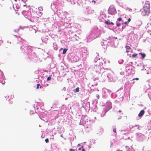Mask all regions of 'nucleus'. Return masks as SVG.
Instances as JSON below:
<instances>
[{"label":"nucleus","instance_id":"obj_1","mask_svg":"<svg viewBox=\"0 0 151 151\" xmlns=\"http://www.w3.org/2000/svg\"><path fill=\"white\" fill-rule=\"evenodd\" d=\"M150 7L148 4H146L143 6V10L142 11L141 14L143 16L148 15L149 14Z\"/></svg>","mask_w":151,"mask_h":151},{"label":"nucleus","instance_id":"obj_2","mask_svg":"<svg viewBox=\"0 0 151 151\" xmlns=\"http://www.w3.org/2000/svg\"><path fill=\"white\" fill-rule=\"evenodd\" d=\"M116 10L115 7L112 6H110L108 10V13L110 14L113 15L116 13Z\"/></svg>","mask_w":151,"mask_h":151},{"label":"nucleus","instance_id":"obj_3","mask_svg":"<svg viewBox=\"0 0 151 151\" xmlns=\"http://www.w3.org/2000/svg\"><path fill=\"white\" fill-rule=\"evenodd\" d=\"M145 111L142 110L138 114V116L139 117H141L144 115L145 113Z\"/></svg>","mask_w":151,"mask_h":151},{"label":"nucleus","instance_id":"obj_4","mask_svg":"<svg viewBox=\"0 0 151 151\" xmlns=\"http://www.w3.org/2000/svg\"><path fill=\"white\" fill-rule=\"evenodd\" d=\"M139 55H141L142 57V58H144L146 56V55L145 53H139Z\"/></svg>","mask_w":151,"mask_h":151},{"label":"nucleus","instance_id":"obj_5","mask_svg":"<svg viewBox=\"0 0 151 151\" xmlns=\"http://www.w3.org/2000/svg\"><path fill=\"white\" fill-rule=\"evenodd\" d=\"M74 91L75 92H78L79 91V87L76 88L74 90Z\"/></svg>","mask_w":151,"mask_h":151},{"label":"nucleus","instance_id":"obj_6","mask_svg":"<svg viewBox=\"0 0 151 151\" xmlns=\"http://www.w3.org/2000/svg\"><path fill=\"white\" fill-rule=\"evenodd\" d=\"M67 50H68V49H67L64 48L63 50V54H65L66 53Z\"/></svg>","mask_w":151,"mask_h":151},{"label":"nucleus","instance_id":"obj_7","mask_svg":"<svg viewBox=\"0 0 151 151\" xmlns=\"http://www.w3.org/2000/svg\"><path fill=\"white\" fill-rule=\"evenodd\" d=\"M41 86L39 84H38L37 85L36 89H38L39 88H41Z\"/></svg>","mask_w":151,"mask_h":151},{"label":"nucleus","instance_id":"obj_8","mask_svg":"<svg viewBox=\"0 0 151 151\" xmlns=\"http://www.w3.org/2000/svg\"><path fill=\"white\" fill-rule=\"evenodd\" d=\"M137 54L135 53V54H133L132 55V56L133 58H135V57H137Z\"/></svg>","mask_w":151,"mask_h":151},{"label":"nucleus","instance_id":"obj_9","mask_svg":"<svg viewBox=\"0 0 151 151\" xmlns=\"http://www.w3.org/2000/svg\"><path fill=\"white\" fill-rule=\"evenodd\" d=\"M125 48L127 49H129V50H130V49H131V48L129 46H128L127 45H126V46Z\"/></svg>","mask_w":151,"mask_h":151},{"label":"nucleus","instance_id":"obj_10","mask_svg":"<svg viewBox=\"0 0 151 151\" xmlns=\"http://www.w3.org/2000/svg\"><path fill=\"white\" fill-rule=\"evenodd\" d=\"M105 23L108 25H109L110 24L109 21H106L105 22Z\"/></svg>","mask_w":151,"mask_h":151},{"label":"nucleus","instance_id":"obj_11","mask_svg":"<svg viewBox=\"0 0 151 151\" xmlns=\"http://www.w3.org/2000/svg\"><path fill=\"white\" fill-rule=\"evenodd\" d=\"M113 131L115 133H116V128L115 127L113 129Z\"/></svg>","mask_w":151,"mask_h":151},{"label":"nucleus","instance_id":"obj_12","mask_svg":"<svg viewBox=\"0 0 151 151\" xmlns=\"http://www.w3.org/2000/svg\"><path fill=\"white\" fill-rule=\"evenodd\" d=\"M51 77L50 76L48 77L47 78V81H50L51 79Z\"/></svg>","mask_w":151,"mask_h":151},{"label":"nucleus","instance_id":"obj_13","mask_svg":"<svg viewBox=\"0 0 151 151\" xmlns=\"http://www.w3.org/2000/svg\"><path fill=\"white\" fill-rule=\"evenodd\" d=\"M122 20V18L121 17L117 19V20L118 21H120Z\"/></svg>","mask_w":151,"mask_h":151},{"label":"nucleus","instance_id":"obj_14","mask_svg":"<svg viewBox=\"0 0 151 151\" xmlns=\"http://www.w3.org/2000/svg\"><path fill=\"white\" fill-rule=\"evenodd\" d=\"M45 141L46 143H47L49 142V140L47 138L45 140Z\"/></svg>","mask_w":151,"mask_h":151},{"label":"nucleus","instance_id":"obj_15","mask_svg":"<svg viewBox=\"0 0 151 151\" xmlns=\"http://www.w3.org/2000/svg\"><path fill=\"white\" fill-rule=\"evenodd\" d=\"M139 78H134L133 79H132V80H139Z\"/></svg>","mask_w":151,"mask_h":151},{"label":"nucleus","instance_id":"obj_16","mask_svg":"<svg viewBox=\"0 0 151 151\" xmlns=\"http://www.w3.org/2000/svg\"><path fill=\"white\" fill-rule=\"evenodd\" d=\"M96 97L97 98V99H99V94H97L96 95Z\"/></svg>","mask_w":151,"mask_h":151},{"label":"nucleus","instance_id":"obj_17","mask_svg":"<svg viewBox=\"0 0 151 151\" xmlns=\"http://www.w3.org/2000/svg\"><path fill=\"white\" fill-rule=\"evenodd\" d=\"M116 25L117 27H119L120 26V23H117Z\"/></svg>","mask_w":151,"mask_h":151},{"label":"nucleus","instance_id":"obj_18","mask_svg":"<svg viewBox=\"0 0 151 151\" xmlns=\"http://www.w3.org/2000/svg\"><path fill=\"white\" fill-rule=\"evenodd\" d=\"M128 22H130L131 21V19L130 18H129L128 19Z\"/></svg>","mask_w":151,"mask_h":151},{"label":"nucleus","instance_id":"obj_19","mask_svg":"<svg viewBox=\"0 0 151 151\" xmlns=\"http://www.w3.org/2000/svg\"><path fill=\"white\" fill-rule=\"evenodd\" d=\"M69 151H75V150L72 149H70Z\"/></svg>","mask_w":151,"mask_h":151},{"label":"nucleus","instance_id":"obj_20","mask_svg":"<svg viewBox=\"0 0 151 151\" xmlns=\"http://www.w3.org/2000/svg\"><path fill=\"white\" fill-rule=\"evenodd\" d=\"M110 24H111L112 25H114V24L113 22H110Z\"/></svg>","mask_w":151,"mask_h":151},{"label":"nucleus","instance_id":"obj_21","mask_svg":"<svg viewBox=\"0 0 151 151\" xmlns=\"http://www.w3.org/2000/svg\"><path fill=\"white\" fill-rule=\"evenodd\" d=\"M122 112V111L121 110H119V112Z\"/></svg>","mask_w":151,"mask_h":151},{"label":"nucleus","instance_id":"obj_22","mask_svg":"<svg viewBox=\"0 0 151 151\" xmlns=\"http://www.w3.org/2000/svg\"><path fill=\"white\" fill-rule=\"evenodd\" d=\"M127 23V22H124V24H126Z\"/></svg>","mask_w":151,"mask_h":151},{"label":"nucleus","instance_id":"obj_23","mask_svg":"<svg viewBox=\"0 0 151 151\" xmlns=\"http://www.w3.org/2000/svg\"><path fill=\"white\" fill-rule=\"evenodd\" d=\"M82 151H85V149L84 148H83L82 150Z\"/></svg>","mask_w":151,"mask_h":151},{"label":"nucleus","instance_id":"obj_24","mask_svg":"<svg viewBox=\"0 0 151 151\" xmlns=\"http://www.w3.org/2000/svg\"><path fill=\"white\" fill-rule=\"evenodd\" d=\"M92 2H94V3H95L96 2V1H94V0H93V1H92Z\"/></svg>","mask_w":151,"mask_h":151},{"label":"nucleus","instance_id":"obj_25","mask_svg":"<svg viewBox=\"0 0 151 151\" xmlns=\"http://www.w3.org/2000/svg\"><path fill=\"white\" fill-rule=\"evenodd\" d=\"M129 52V51H128V50H127L126 51V52Z\"/></svg>","mask_w":151,"mask_h":151},{"label":"nucleus","instance_id":"obj_26","mask_svg":"<svg viewBox=\"0 0 151 151\" xmlns=\"http://www.w3.org/2000/svg\"><path fill=\"white\" fill-rule=\"evenodd\" d=\"M81 147H80V148H79V149H79V150H81Z\"/></svg>","mask_w":151,"mask_h":151},{"label":"nucleus","instance_id":"obj_27","mask_svg":"<svg viewBox=\"0 0 151 151\" xmlns=\"http://www.w3.org/2000/svg\"><path fill=\"white\" fill-rule=\"evenodd\" d=\"M63 50V48H61L60 49V50Z\"/></svg>","mask_w":151,"mask_h":151},{"label":"nucleus","instance_id":"obj_28","mask_svg":"<svg viewBox=\"0 0 151 151\" xmlns=\"http://www.w3.org/2000/svg\"><path fill=\"white\" fill-rule=\"evenodd\" d=\"M25 5H23V6H25Z\"/></svg>","mask_w":151,"mask_h":151},{"label":"nucleus","instance_id":"obj_29","mask_svg":"<svg viewBox=\"0 0 151 151\" xmlns=\"http://www.w3.org/2000/svg\"><path fill=\"white\" fill-rule=\"evenodd\" d=\"M83 146H82V148H83Z\"/></svg>","mask_w":151,"mask_h":151},{"label":"nucleus","instance_id":"obj_30","mask_svg":"<svg viewBox=\"0 0 151 151\" xmlns=\"http://www.w3.org/2000/svg\"><path fill=\"white\" fill-rule=\"evenodd\" d=\"M120 151H122V150H121Z\"/></svg>","mask_w":151,"mask_h":151}]
</instances>
